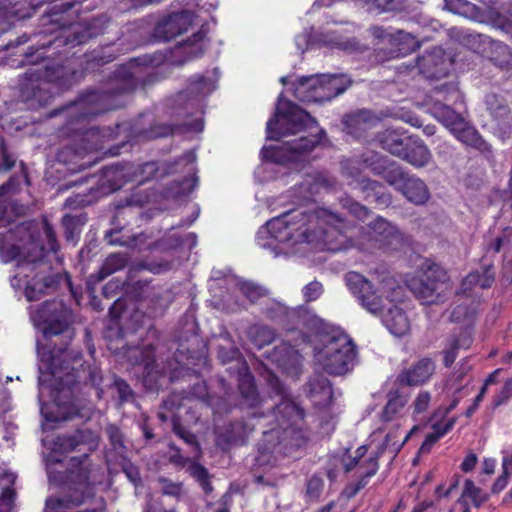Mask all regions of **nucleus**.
<instances>
[{
  "label": "nucleus",
  "instance_id": "nucleus-1",
  "mask_svg": "<svg viewBox=\"0 0 512 512\" xmlns=\"http://www.w3.org/2000/svg\"><path fill=\"white\" fill-rule=\"evenodd\" d=\"M335 183L333 178L316 173L307 175L294 188L296 205L277 217L267 221L258 235H267L259 245L269 249L275 256L287 255L282 245L306 244L319 252H362L361 246L347 235L349 222L339 213L318 207L314 196L321 188L329 189Z\"/></svg>",
  "mask_w": 512,
  "mask_h": 512
},
{
  "label": "nucleus",
  "instance_id": "nucleus-2",
  "mask_svg": "<svg viewBox=\"0 0 512 512\" xmlns=\"http://www.w3.org/2000/svg\"><path fill=\"white\" fill-rule=\"evenodd\" d=\"M270 385L281 397L271 411L230 421L215 429L216 442L223 449L232 445L242 446L253 431L262 430L256 457L260 465L274 464L282 456L296 458L310 440L305 409L288 396L287 387L278 377H272Z\"/></svg>",
  "mask_w": 512,
  "mask_h": 512
},
{
  "label": "nucleus",
  "instance_id": "nucleus-3",
  "mask_svg": "<svg viewBox=\"0 0 512 512\" xmlns=\"http://www.w3.org/2000/svg\"><path fill=\"white\" fill-rule=\"evenodd\" d=\"M44 48H21L23 58L20 65H30L19 78L20 97L30 109H39L50 105L57 94L53 88L65 91L76 85L83 73L69 61L60 63L44 55Z\"/></svg>",
  "mask_w": 512,
  "mask_h": 512
},
{
  "label": "nucleus",
  "instance_id": "nucleus-4",
  "mask_svg": "<svg viewBox=\"0 0 512 512\" xmlns=\"http://www.w3.org/2000/svg\"><path fill=\"white\" fill-rule=\"evenodd\" d=\"M120 88L113 71L109 74L105 86L85 89L75 100L50 111L49 117H56L67 111L71 122H90L99 115L124 106L125 96Z\"/></svg>",
  "mask_w": 512,
  "mask_h": 512
},
{
  "label": "nucleus",
  "instance_id": "nucleus-5",
  "mask_svg": "<svg viewBox=\"0 0 512 512\" xmlns=\"http://www.w3.org/2000/svg\"><path fill=\"white\" fill-rule=\"evenodd\" d=\"M32 222L24 221L8 230V234L0 239V255L3 256H46L56 254L60 250L53 226L47 219L43 221V237L36 236L32 231Z\"/></svg>",
  "mask_w": 512,
  "mask_h": 512
},
{
  "label": "nucleus",
  "instance_id": "nucleus-6",
  "mask_svg": "<svg viewBox=\"0 0 512 512\" xmlns=\"http://www.w3.org/2000/svg\"><path fill=\"white\" fill-rule=\"evenodd\" d=\"M321 348L315 347V357L323 371L332 376H342L356 363L357 347L342 330L327 328L321 335Z\"/></svg>",
  "mask_w": 512,
  "mask_h": 512
},
{
  "label": "nucleus",
  "instance_id": "nucleus-7",
  "mask_svg": "<svg viewBox=\"0 0 512 512\" xmlns=\"http://www.w3.org/2000/svg\"><path fill=\"white\" fill-rule=\"evenodd\" d=\"M312 126L318 127L317 120L297 104L284 99L283 94H280L275 112L267 122V139L279 140Z\"/></svg>",
  "mask_w": 512,
  "mask_h": 512
},
{
  "label": "nucleus",
  "instance_id": "nucleus-8",
  "mask_svg": "<svg viewBox=\"0 0 512 512\" xmlns=\"http://www.w3.org/2000/svg\"><path fill=\"white\" fill-rule=\"evenodd\" d=\"M449 280L447 271L426 258L416 274L406 280L413 295L424 304H437L443 301L440 288Z\"/></svg>",
  "mask_w": 512,
  "mask_h": 512
},
{
  "label": "nucleus",
  "instance_id": "nucleus-9",
  "mask_svg": "<svg viewBox=\"0 0 512 512\" xmlns=\"http://www.w3.org/2000/svg\"><path fill=\"white\" fill-rule=\"evenodd\" d=\"M35 326L44 338L62 335L74 322V313L69 305L60 299L43 302L32 314Z\"/></svg>",
  "mask_w": 512,
  "mask_h": 512
},
{
  "label": "nucleus",
  "instance_id": "nucleus-10",
  "mask_svg": "<svg viewBox=\"0 0 512 512\" xmlns=\"http://www.w3.org/2000/svg\"><path fill=\"white\" fill-rule=\"evenodd\" d=\"M89 455L84 453L80 457L71 458V466L75 469H70L67 472V480L71 483L69 485V494L63 498H49L46 505L49 509L55 510L58 508L72 506H80L84 503L85 499L90 495V470L85 466Z\"/></svg>",
  "mask_w": 512,
  "mask_h": 512
},
{
  "label": "nucleus",
  "instance_id": "nucleus-11",
  "mask_svg": "<svg viewBox=\"0 0 512 512\" xmlns=\"http://www.w3.org/2000/svg\"><path fill=\"white\" fill-rule=\"evenodd\" d=\"M133 289H139V292L135 295L136 301L139 303V307L145 308V312L140 313L137 309L131 315V320L135 319L132 330L136 332L145 325L146 317L156 318L162 316L170 306L172 298L168 290H164L161 287H151L146 283L136 282Z\"/></svg>",
  "mask_w": 512,
  "mask_h": 512
},
{
  "label": "nucleus",
  "instance_id": "nucleus-12",
  "mask_svg": "<svg viewBox=\"0 0 512 512\" xmlns=\"http://www.w3.org/2000/svg\"><path fill=\"white\" fill-rule=\"evenodd\" d=\"M444 114V124L457 140L465 146L477 150L488 162L495 161L492 145L472 124L450 108H445Z\"/></svg>",
  "mask_w": 512,
  "mask_h": 512
},
{
  "label": "nucleus",
  "instance_id": "nucleus-13",
  "mask_svg": "<svg viewBox=\"0 0 512 512\" xmlns=\"http://www.w3.org/2000/svg\"><path fill=\"white\" fill-rule=\"evenodd\" d=\"M326 137V131L322 128L315 134L301 136L283 143L281 146L263 147L261 153L265 160L277 164L297 161L301 155L313 151L317 145Z\"/></svg>",
  "mask_w": 512,
  "mask_h": 512
},
{
  "label": "nucleus",
  "instance_id": "nucleus-14",
  "mask_svg": "<svg viewBox=\"0 0 512 512\" xmlns=\"http://www.w3.org/2000/svg\"><path fill=\"white\" fill-rule=\"evenodd\" d=\"M214 89L215 84L211 79L200 75L191 77L186 88L175 96L171 107V116L189 118L198 109L200 99Z\"/></svg>",
  "mask_w": 512,
  "mask_h": 512
},
{
  "label": "nucleus",
  "instance_id": "nucleus-15",
  "mask_svg": "<svg viewBox=\"0 0 512 512\" xmlns=\"http://www.w3.org/2000/svg\"><path fill=\"white\" fill-rule=\"evenodd\" d=\"M82 0H57L48 3L40 17V24L49 27L46 31L66 30L77 20Z\"/></svg>",
  "mask_w": 512,
  "mask_h": 512
},
{
  "label": "nucleus",
  "instance_id": "nucleus-16",
  "mask_svg": "<svg viewBox=\"0 0 512 512\" xmlns=\"http://www.w3.org/2000/svg\"><path fill=\"white\" fill-rule=\"evenodd\" d=\"M125 313V301L122 297L118 296L109 307V323L104 330V338L107 341V346L114 352H139L142 354L139 346L131 347L125 340L127 336L126 330L121 326L120 319L122 314Z\"/></svg>",
  "mask_w": 512,
  "mask_h": 512
},
{
  "label": "nucleus",
  "instance_id": "nucleus-17",
  "mask_svg": "<svg viewBox=\"0 0 512 512\" xmlns=\"http://www.w3.org/2000/svg\"><path fill=\"white\" fill-rule=\"evenodd\" d=\"M135 62V60H132L127 64L118 66L114 70L115 77L121 86L120 91L124 93L125 97L132 95L139 87L146 89L161 79L160 74L155 71L144 74Z\"/></svg>",
  "mask_w": 512,
  "mask_h": 512
},
{
  "label": "nucleus",
  "instance_id": "nucleus-18",
  "mask_svg": "<svg viewBox=\"0 0 512 512\" xmlns=\"http://www.w3.org/2000/svg\"><path fill=\"white\" fill-rule=\"evenodd\" d=\"M419 73L427 79H441L448 76L453 65V58L441 47H433L416 58Z\"/></svg>",
  "mask_w": 512,
  "mask_h": 512
},
{
  "label": "nucleus",
  "instance_id": "nucleus-19",
  "mask_svg": "<svg viewBox=\"0 0 512 512\" xmlns=\"http://www.w3.org/2000/svg\"><path fill=\"white\" fill-rule=\"evenodd\" d=\"M136 172H131L129 164H112L101 168L95 192L107 196L121 189L127 182L135 180Z\"/></svg>",
  "mask_w": 512,
  "mask_h": 512
},
{
  "label": "nucleus",
  "instance_id": "nucleus-20",
  "mask_svg": "<svg viewBox=\"0 0 512 512\" xmlns=\"http://www.w3.org/2000/svg\"><path fill=\"white\" fill-rule=\"evenodd\" d=\"M65 287L73 293V285L68 272H51L42 278H33L25 288L28 301H38L43 296Z\"/></svg>",
  "mask_w": 512,
  "mask_h": 512
},
{
  "label": "nucleus",
  "instance_id": "nucleus-21",
  "mask_svg": "<svg viewBox=\"0 0 512 512\" xmlns=\"http://www.w3.org/2000/svg\"><path fill=\"white\" fill-rule=\"evenodd\" d=\"M193 22V13L182 10L171 13L157 22L153 29L154 41L167 42L186 32Z\"/></svg>",
  "mask_w": 512,
  "mask_h": 512
},
{
  "label": "nucleus",
  "instance_id": "nucleus-22",
  "mask_svg": "<svg viewBox=\"0 0 512 512\" xmlns=\"http://www.w3.org/2000/svg\"><path fill=\"white\" fill-rule=\"evenodd\" d=\"M30 185L28 167L23 161H20L19 172L11 175L6 182L0 185V228L11 220L8 213V200L17 195L24 186ZM1 235H4L2 231H0Z\"/></svg>",
  "mask_w": 512,
  "mask_h": 512
},
{
  "label": "nucleus",
  "instance_id": "nucleus-23",
  "mask_svg": "<svg viewBox=\"0 0 512 512\" xmlns=\"http://www.w3.org/2000/svg\"><path fill=\"white\" fill-rule=\"evenodd\" d=\"M495 267L493 264H484L480 269L471 271L460 282L455 294L467 298H477V290L491 288L495 282Z\"/></svg>",
  "mask_w": 512,
  "mask_h": 512
},
{
  "label": "nucleus",
  "instance_id": "nucleus-24",
  "mask_svg": "<svg viewBox=\"0 0 512 512\" xmlns=\"http://www.w3.org/2000/svg\"><path fill=\"white\" fill-rule=\"evenodd\" d=\"M174 123H155L141 132L144 139L153 140L157 138H163L174 133L183 132H201L204 127V122L201 118H196L191 121L186 120L187 118H177Z\"/></svg>",
  "mask_w": 512,
  "mask_h": 512
},
{
  "label": "nucleus",
  "instance_id": "nucleus-25",
  "mask_svg": "<svg viewBox=\"0 0 512 512\" xmlns=\"http://www.w3.org/2000/svg\"><path fill=\"white\" fill-rule=\"evenodd\" d=\"M378 121L379 118L375 112L366 108L345 113L341 118L343 131L355 139L363 138Z\"/></svg>",
  "mask_w": 512,
  "mask_h": 512
},
{
  "label": "nucleus",
  "instance_id": "nucleus-26",
  "mask_svg": "<svg viewBox=\"0 0 512 512\" xmlns=\"http://www.w3.org/2000/svg\"><path fill=\"white\" fill-rule=\"evenodd\" d=\"M292 86L293 95L301 102H325L322 74L298 77Z\"/></svg>",
  "mask_w": 512,
  "mask_h": 512
},
{
  "label": "nucleus",
  "instance_id": "nucleus-27",
  "mask_svg": "<svg viewBox=\"0 0 512 512\" xmlns=\"http://www.w3.org/2000/svg\"><path fill=\"white\" fill-rule=\"evenodd\" d=\"M46 3V0H1L0 18H5L11 23L15 20H26Z\"/></svg>",
  "mask_w": 512,
  "mask_h": 512
},
{
  "label": "nucleus",
  "instance_id": "nucleus-28",
  "mask_svg": "<svg viewBox=\"0 0 512 512\" xmlns=\"http://www.w3.org/2000/svg\"><path fill=\"white\" fill-rule=\"evenodd\" d=\"M474 38L484 46V55L496 67L500 69L512 67V50L508 45L485 34H477Z\"/></svg>",
  "mask_w": 512,
  "mask_h": 512
},
{
  "label": "nucleus",
  "instance_id": "nucleus-29",
  "mask_svg": "<svg viewBox=\"0 0 512 512\" xmlns=\"http://www.w3.org/2000/svg\"><path fill=\"white\" fill-rule=\"evenodd\" d=\"M435 371V364L430 358H422L410 368L403 369L396 378L400 386H421L425 384Z\"/></svg>",
  "mask_w": 512,
  "mask_h": 512
},
{
  "label": "nucleus",
  "instance_id": "nucleus-30",
  "mask_svg": "<svg viewBox=\"0 0 512 512\" xmlns=\"http://www.w3.org/2000/svg\"><path fill=\"white\" fill-rule=\"evenodd\" d=\"M206 32L201 28L191 37L177 44L173 50V63L181 66L186 62L198 58L204 54L203 40Z\"/></svg>",
  "mask_w": 512,
  "mask_h": 512
},
{
  "label": "nucleus",
  "instance_id": "nucleus-31",
  "mask_svg": "<svg viewBox=\"0 0 512 512\" xmlns=\"http://www.w3.org/2000/svg\"><path fill=\"white\" fill-rule=\"evenodd\" d=\"M308 398L319 409H325L332 405L334 392L329 379L323 375H314L305 385Z\"/></svg>",
  "mask_w": 512,
  "mask_h": 512
},
{
  "label": "nucleus",
  "instance_id": "nucleus-32",
  "mask_svg": "<svg viewBox=\"0 0 512 512\" xmlns=\"http://www.w3.org/2000/svg\"><path fill=\"white\" fill-rule=\"evenodd\" d=\"M269 358L285 372H296L300 369L302 364V356L299 351L295 346L285 341H282L273 348Z\"/></svg>",
  "mask_w": 512,
  "mask_h": 512
},
{
  "label": "nucleus",
  "instance_id": "nucleus-33",
  "mask_svg": "<svg viewBox=\"0 0 512 512\" xmlns=\"http://www.w3.org/2000/svg\"><path fill=\"white\" fill-rule=\"evenodd\" d=\"M400 159L415 168H424L432 161L433 157L431 151L420 137L410 135Z\"/></svg>",
  "mask_w": 512,
  "mask_h": 512
},
{
  "label": "nucleus",
  "instance_id": "nucleus-34",
  "mask_svg": "<svg viewBox=\"0 0 512 512\" xmlns=\"http://www.w3.org/2000/svg\"><path fill=\"white\" fill-rule=\"evenodd\" d=\"M123 227H115L106 231L104 240L109 245H118L130 250L142 251L149 248L148 235L144 232L133 235H125L122 233Z\"/></svg>",
  "mask_w": 512,
  "mask_h": 512
},
{
  "label": "nucleus",
  "instance_id": "nucleus-35",
  "mask_svg": "<svg viewBox=\"0 0 512 512\" xmlns=\"http://www.w3.org/2000/svg\"><path fill=\"white\" fill-rule=\"evenodd\" d=\"M361 468H365L356 481L346 484L343 494L347 499L354 498L362 489H364L370 482V479L375 476L379 470V454L375 453L370 455L361 464Z\"/></svg>",
  "mask_w": 512,
  "mask_h": 512
},
{
  "label": "nucleus",
  "instance_id": "nucleus-36",
  "mask_svg": "<svg viewBox=\"0 0 512 512\" xmlns=\"http://www.w3.org/2000/svg\"><path fill=\"white\" fill-rule=\"evenodd\" d=\"M237 374L238 390L243 401L249 407H256L260 402V397L254 376L249 371L246 361H243L241 367H238Z\"/></svg>",
  "mask_w": 512,
  "mask_h": 512
},
{
  "label": "nucleus",
  "instance_id": "nucleus-37",
  "mask_svg": "<svg viewBox=\"0 0 512 512\" xmlns=\"http://www.w3.org/2000/svg\"><path fill=\"white\" fill-rule=\"evenodd\" d=\"M390 48L387 58H398L415 51L420 43L412 34L403 30L387 35Z\"/></svg>",
  "mask_w": 512,
  "mask_h": 512
},
{
  "label": "nucleus",
  "instance_id": "nucleus-38",
  "mask_svg": "<svg viewBox=\"0 0 512 512\" xmlns=\"http://www.w3.org/2000/svg\"><path fill=\"white\" fill-rule=\"evenodd\" d=\"M357 182L359 189L365 194L366 201L383 207L391 205L392 195L381 182L367 177H362Z\"/></svg>",
  "mask_w": 512,
  "mask_h": 512
},
{
  "label": "nucleus",
  "instance_id": "nucleus-39",
  "mask_svg": "<svg viewBox=\"0 0 512 512\" xmlns=\"http://www.w3.org/2000/svg\"><path fill=\"white\" fill-rule=\"evenodd\" d=\"M324 100L329 102L344 94L354 83V80L346 73L322 74Z\"/></svg>",
  "mask_w": 512,
  "mask_h": 512
},
{
  "label": "nucleus",
  "instance_id": "nucleus-40",
  "mask_svg": "<svg viewBox=\"0 0 512 512\" xmlns=\"http://www.w3.org/2000/svg\"><path fill=\"white\" fill-rule=\"evenodd\" d=\"M402 195L411 203L415 205H424L430 199V192L423 180L414 176L408 175L398 190Z\"/></svg>",
  "mask_w": 512,
  "mask_h": 512
},
{
  "label": "nucleus",
  "instance_id": "nucleus-41",
  "mask_svg": "<svg viewBox=\"0 0 512 512\" xmlns=\"http://www.w3.org/2000/svg\"><path fill=\"white\" fill-rule=\"evenodd\" d=\"M382 322L389 332L395 336L401 337L410 329V323L404 310L397 305H392L387 312L380 314Z\"/></svg>",
  "mask_w": 512,
  "mask_h": 512
},
{
  "label": "nucleus",
  "instance_id": "nucleus-42",
  "mask_svg": "<svg viewBox=\"0 0 512 512\" xmlns=\"http://www.w3.org/2000/svg\"><path fill=\"white\" fill-rule=\"evenodd\" d=\"M414 240L410 235L401 232L397 227L380 243L384 252H399L405 255L416 253Z\"/></svg>",
  "mask_w": 512,
  "mask_h": 512
},
{
  "label": "nucleus",
  "instance_id": "nucleus-43",
  "mask_svg": "<svg viewBox=\"0 0 512 512\" xmlns=\"http://www.w3.org/2000/svg\"><path fill=\"white\" fill-rule=\"evenodd\" d=\"M192 397L210 407L214 414L228 412L230 409L223 397L211 394L205 381L196 382L190 389Z\"/></svg>",
  "mask_w": 512,
  "mask_h": 512
},
{
  "label": "nucleus",
  "instance_id": "nucleus-44",
  "mask_svg": "<svg viewBox=\"0 0 512 512\" xmlns=\"http://www.w3.org/2000/svg\"><path fill=\"white\" fill-rule=\"evenodd\" d=\"M409 136L410 135H406L405 132H401L400 130L386 129L377 135V140L384 150L400 158L407 146Z\"/></svg>",
  "mask_w": 512,
  "mask_h": 512
},
{
  "label": "nucleus",
  "instance_id": "nucleus-45",
  "mask_svg": "<svg viewBox=\"0 0 512 512\" xmlns=\"http://www.w3.org/2000/svg\"><path fill=\"white\" fill-rule=\"evenodd\" d=\"M408 399L402 395L399 389L390 390L387 393V402L383 407L380 418L383 422L393 421L406 406Z\"/></svg>",
  "mask_w": 512,
  "mask_h": 512
},
{
  "label": "nucleus",
  "instance_id": "nucleus-46",
  "mask_svg": "<svg viewBox=\"0 0 512 512\" xmlns=\"http://www.w3.org/2000/svg\"><path fill=\"white\" fill-rule=\"evenodd\" d=\"M480 297L474 298L469 304H458L451 312V321L472 326L479 312Z\"/></svg>",
  "mask_w": 512,
  "mask_h": 512
},
{
  "label": "nucleus",
  "instance_id": "nucleus-47",
  "mask_svg": "<svg viewBox=\"0 0 512 512\" xmlns=\"http://www.w3.org/2000/svg\"><path fill=\"white\" fill-rule=\"evenodd\" d=\"M359 304L368 312L374 315L382 314L384 310V300L375 290L371 283V289L362 288L360 294L353 295Z\"/></svg>",
  "mask_w": 512,
  "mask_h": 512
},
{
  "label": "nucleus",
  "instance_id": "nucleus-48",
  "mask_svg": "<svg viewBox=\"0 0 512 512\" xmlns=\"http://www.w3.org/2000/svg\"><path fill=\"white\" fill-rule=\"evenodd\" d=\"M485 104L493 120L511 118L512 111L504 96L490 92L485 96Z\"/></svg>",
  "mask_w": 512,
  "mask_h": 512
},
{
  "label": "nucleus",
  "instance_id": "nucleus-49",
  "mask_svg": "<svg viewBox=\"0 0 512 512\" xmlns=\"http://www.w3.org/2000/svg\"><path fill=\"white\" fill-rule=\"evenodd\" d=\"M65 348L51 349L47 354L43 353L41 360L47 362V369L56 377L58 374L64 371H68L70 368L69 362L65 361Z\"/></svg>",
  "mask_w": 512,
  "mask_h": 512
},
{
  "label": "nucleus",
  "instance_id": "nucleus-50",
  "mask_svg": "<svg viewBox=\"0 0 512 512\" xmlns=\"http://www.w3.org/2000/svg\"><path fill=\"white\" fill-rule=\"evenodd\" d=\"M84 224L82 216L66 214L61 220V226L63 229V235L65 241L69 244L76 245L81 228Z\"/></svg>",
  "mask_w": 512,
  "mask_h": 512
},
{
  "label": "nucleus",
  "instance_id": "nucleus-51",
  "mask_svg": "<svg viewBox=\"0 0 512 512\" xmlns=\"http://www.w3.org/2000/svg\"><path fill=\"white\" fill-rule=\"evenodd\" d=\"M84 444V435L80 430L73 434L58 435L53 442V450L59 453H69Z\"/></svg>",
  "mask_w": 512,
  "mask_h": 512
},
{
  "label": "nucleus",
  "instance_id": "nucleus-52",
  "mask_svg": "<svg viewBox=\"0 0 512 512\" xmlns=\"http://www.w3.org/2000/svg\"><path fill=\"white\" fill-rule=\"evenodd\" d=\"M61 37L65 39L64 43L66 45H70L72 47L84 44L90 39H93L84 23H79L76 25L74 23L71 27H68L64 31V35Z\"/></svg>",
  "mask_w": 512,
  "mask_h": 512
},
{
  "label": "nucleus",
  "instance_id": "nucleus-53",
  "mask_svg": "<svg viewBox=\"0 0 512 512\" xmlns=\"http://www.w3.org/2000/svg\"><path fill=\"white\" fill-rule=\"evenodd\" d=\"M339 204L343 209L347 210L351 216L359 221L365 222L372 215V211L367 206L356 201L349 195L340 197Z\"/></svg>",
  "mask_w": 512,
  "mask_h": 512
},
{
  "label": "nucleus",
  "instance_id": "nucleus-54",
  "mask_svg": "<svg viewBox=\"0 0 512 512\" xmlns=\"http://www.w3.org/2000/svg\"><path fill=\"white\" fill-rule=\"evenodd\" d=\"M248 336L258 348L271 344L275 339V331L266 325L256 324L249 328Z\"/></svg>",
  "mask_w": 512,
  "mask_h": 512
},
{
  "label": "nucleus",
  "instance_id": "nucleus-55",
  "mask_svg": "<svg viewBox=\"0 0 512 512\" xmlns=\"http://www.w3.org/2000/svg\"><path fill=\"white\" fill-rule=\"evenodd\" d=\"M187 471L189 475L197 481L205 494H209L213 491L211 476L205 466L197 461H191Z\"/></svg>",
  "mask_w": 512,
  "mask_h": 512
},
{
  "label": "nucleus",
  "instance_id": "nucleus-56",
  "mask_svg": "<svg viewBox=\"0 0 512 512\" xmlns=\"http://www.w3.org/2000/svg\"><path fill=\"white\" fill-rule=\"evenodd\" d=\"M443 8L451 13L464 16L466 18H474L479 12V8L467 0H443Z\"/></svg>",
  "mask_w": 512,
  "mask_h": 512
},
{
  "label": "nucleus",
  "instance_id": "nucleus-57",
  "mask_svg": "<svg viewBox=\"0 0 512 512\" xmlns=\"http://www.w3.org/2000/svg\"><path fill=\"white\" fill-rule=\"evenodd\" d=\"M467 499H470L472 504L478 508L488 500V495L477 487L472 480L467 479L458 503L466 504Z\"/></svg>",
  "mask_w": 512,
  "mask_h": 512
},
{
  "label": "nucleus",
  "instance_id": "nucleus-58",
  "mask_svg": "<svg viewBox=\"0 0 512 512\" xmlns=\"http://www.w3.org/2000/svg\"><path fill=\"white\" fill-rule=\"evenodd\" d=\"M409 173L396 161L392 160L381 176L389 185L397 190L408 177Z\"/></svg>",
  "mask_w": 512,
  "mask_h": 512
},
{
  "label": "nucleus",
  "instance_id": "nucleus-59",
  "mask_svg": "<svg viewBox=\"0 0 512 512\" xmlns=\"http://www.w3.org/2000/svg\"><path fill=\"white\" fill-rule=\"evenodd\" d=\"M392 159L386 155H381L377 152H370L363 156L364 165L377 176H382L384 170L388 167Z\"/></svg>",
  "mask_w": 512,
  "mask_h": 512
},
{
  "label": "nucleus",
  "instance_id": "nucleus-60",
  "mask_svg": "<svg viewBox=\"0 0 512 512\" xmlns=\"http://www.w3.org/2000/svg\"><path fill=\"white\" fill-rule=\"evenodd\" d=\"M114 59L115 56L113 54L105 55L100 53H93L87 58L83 67L76 65L74 66L84 75L85 73H94L99 71L102 66L111 63L114 61Z\"/></svg>",
  "mask_w": 512,
  "mask_h": 512
},
{
  "label": "nucleus",
  "instance_id": "nucleus-61",
  "mask_svg": "<svg viewBox=\"0 0 512 512\" xmlns=\"http://www.w3.org/2000/svg\"><path fill=\"white\" fill-rule=\"evenodd\" d=\"M237 286L241 294L252 303H256L260 298L267 294V290L264 287L252 281H239Z\"/></svg>",
  "mask_w": 512,
  "mask_h": 512
},
{
  "label": "nucleus",
  "instance_id": "nucleus-62",
  "mask_svg": "<svg viewBox=\"0 0 512 512\" xmlns=\"http://www.w3.org/2000/svg\"><path fill=\"white\" fill-rule=\"evenodd\" d=\"M512 399V377L506 379L502 387L493 395L490 408L495 411L501 406L507 405Z\"/></svg>",
  "mask_w": 512,
  "mask_h": 512
},
{
  "label": "nucleus",
  "instance_id": "nucleus-63",
  "mask_svg": "<svg viewBox=\"0 0 512 512\" xmlns=\"http://www.w3.org/2000/svg\"><path fill=\"white\" fill-rule=\"evenodd\" d=\"M295 314L294 308H289L281 303L275 302L267 306L264 310V315L271 321L280 325L285 317L293 316Z\"/></svg>",
  "mask_w": 512,
  "mask_h": 512
},
{
  "label": "nucleus",
  "instance_id": "nucleus-64",
  "mask_svg": "<svg viewBox=\"0 0 512 512\" xmlns=\"http://www.w3.org/2000/svg\"><path fill=\"white\" fill-rule=\"evenodd\" d=\"M344 280L349 292L352 295L360 294V291L363 287H366V289H371V282L358 272L350 271L346 273Z\"/></svg>",
  "mask_w": 512,
  "mask_h": 512
}]
</instances>
